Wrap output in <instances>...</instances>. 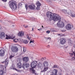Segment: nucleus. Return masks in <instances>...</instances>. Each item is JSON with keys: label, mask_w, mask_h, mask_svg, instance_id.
Listing matches in <instances>:
<instances>
[{"label": "nucleus", "mask_w": 75, "mask_h": 75, "mask_svg": "<svg viewBox=\"0 0 75 75\" xmlns=\"http://www.w3.org/2000/svg\"><path fill=\"white\" fill-rule=\"evenodd\" d=\"M46 15L47 17H50L49 20V21L54 20V21H57L58 19V14L55 13H52L50 12H47V13Z\"/></svg>", "instance_id": "obj_1"}, {"label": "nucleus", "mask_w": 75, "mask_h": 75, "mask_svg": "<svg viewBox=\"0 0 75 75\" xmlns=\"http://www.w3.org/2000/svg\"><path fill=\"white\" fill-rule=\"evenodd\" d=\"M9 6L12 10H16L17 8V5L14 1H10L9 2Z\"/></svg>", "instance_id": "obj_2"}, {"label": "nucleus", "mask_w": 75, "mask_h": 75, "mask_svg": "<svg viewBox=\"0 0 75 75\" xmlns=\"http://www.w3.org/2000/svg\"><path fill=\"white\" fill-rule=\"evenodd\" d=\"M57 20H59V22L57 23V26L58 27L63 28L65 26V24L64 22L61 21V17H59V16H58V19Z\"/></svg>", "instance_id": "obj_3"}, {"label": "nucleus", "mask_w": 75, "mask_h": 75, "mask_svg": "<svg viewBox=\"0 0 75 75\" xmlns=\"http://www.w3.org/2000/svg\"><path fill=\"white\" fill-rule=\"evenodd\" d=\"M11 50L12 52L17 53V52H18L19 49L17 47H14L12 46L11 47Z\"/></svg>", "instance_id": "obj_4"}, {"label": "nucleus", "mask_w": 75, "mask_h": 75, "mask_svg": "<svg viewBox=\"0 0 75 75\" xmlns=\"http://www.w3.org/2000/svg\"><path fill=\"white\" fill-rule=\"evenodd\" d=\"M38 63V62L35 60L33 61L32 62L31 66L32 69H34V68H36Z\"/></svg>", "instance_id": "obj_5"}, {"label": "nucleus", "mask_w": 75, "mask_h": 75, "mask_svg": "<svg viewBox=\"0 0 75 75\" xmlns=\"http://www.w3.org/2000/svg\"><path fill=\"white\" fill-rule=\"evenodd\" d=\"M2 31V30H1V29L0 28V38L3 39L4 38H5L6 36L4 32H1V31Z\"/></svg>", "instance_id": "obj_6"}, {"label": "nucleus", "mask_w": 75, "mask_h": 75, "mask_svg": "<svg viewBox=\"0 0 75 75\" xmlns=\"http://www.w3.org/2000/svg\"><path fill=\"white\" fill-rule=\"evenodd\" d=\"M75 13V12L73 11L69 10L67 12V14H71V17H75V14H74Z\"/></svg>", "instance_id": "obj_7"}, {"label": "nucleus", "mask_w": 75, "mask_h": 75, "mask_svg": "<svg viewBox=\"0 0 75 75\" xmlns=\"http://www.w3.org/2000/svg\"><path fill=\"white\" fill-rule=\"evenodd\" d=\"M65 27L67 30H71V28L73 27V26L70 24H68L67 25L65 26Z\"/></svg>", "instance_id": "obj_8"}, {"label": "nucleus", "mask_w": 75, "mask_h": 75, "mask_svg": "<svg viewBox=\"0 0 75 75\" xmlns=\"http://www.w3.org/2000/svg\"><path fill=\"white\" fill-rule=\"evenodd\" d=\"M66 40L65 38H61L60 39V43L61 44H62V45H64V44L66 43Z\"/></svg>", "instance_id": "obj_9"}, {"label": "nucleus", "mask_w": 75, "mask_h": 75, "mask_svg": "<svg viewBox=\"0 0 75 75\" xmlns=\"http://www.w3.org/2000/svg\"><path fill=\"white\" fill-rule=\"evenodd\" d=\"M28 7L30 10H34V9L36 8V6L34 4H33L32 5H29Z\"/></svg>", "instance_id": "obj_10"}, {"label": "nucleus", "mask_w": 75, "mask_h": 75, "mask_svg": "<svg viewBox=\"0 0 75 75\" xmlns=\"http://www.w3.org/2000/svg\"><path fill=\"white\" fill-rule=\"evenodd\" d=\"M18 63L17 64V67L18 68H21V64L20 62V59H18Z\"/></svg>", "instance_id": "obj_11"}, {"label": "nucleus", "mask_w": 75, "mask_h": 75, "mask_svg": "<svg viewBox=\"0 0 75 75\" xmlns=\"http://www.w3.org/2000/svg\"><path fill=\"white\" fill-rule=\"evenodd\" d=\"M29 64L28 63H26V62L24 63L22 65V67L25 69V68H28L29 67Z\"/></svg>", "instance_id": "obj_12"}, {"label": "nucleus", "mask_w": 75, "mask_h": 75, "mask_svg": "<svg viewBox=\"0 0 75 75\" xmlns=\"http://www.w3.org/2000/svg\"><path fill=\"white\" fill-rule=\"evenodd\" d=\"M5 54V51L3 50H0V56L3 57Z\"/></svg>", "instance_id": "obj_13"}, {"label": "nucleus", "mask_w": 75, "mask_h": 75, "mask_svg": "<svg viewBox=\"0 0 75 75\" xmlns=\"http://www.w3.org/2000/svg\"><path fill=\"white\" fill-rule=\"evenodd\" d=\"M24 35V32L23 31L19 32L18 34V35L19 37H22Z\"/></svg>", "instance_id": "obj_14"}, {"label": "nucleus", "mask_w": 75, "mask_h": 75, "mask_svg": "<svg viewBox=\"0 0 75 75\" xmlns=\"http://www.w3.org/2000/svg\"><path fill=\"white\" fill-rule=\"evenodd\" d=\"M22 60L23 61L25 62H27L29 61V58L27 57H25L22 58Z\"/></svg>", "instance_id": "obj_15"}, {"label": "nucleus", "mask_w": 75, "mask_h": 75, "mask_svg": "<svg viewBox=\"0 0 75 75\" xmlns=\"http://www.w3.org/2000/svg\"><path fill=\"white\" fill-rule=\"evenodd\" d=\"M9 62V61H8V59H6L5 61L3 62V63H5V67H7V65H8V62Z\"/></svg>", "instance_id": "obj_16"}, {"label": "nucleus", "mask_w": 75, "mask_h": 75, "mask_svg": "<svg viewBox=\"0 0 75 75\" xmlns=\"http://www.w3.org/2000/svg\"><path fill=\"white\" fill-rule=\"evenodd\" d=\"M44 67H48V62L46 61H45L43 63Z\"/></svg>", "instance_id": "obj_17"}, {"label": "nucleus", "mask_w": 75, "mask_h": 75, "mask_svg": "<svg viewBox=\"0 0 75 75\" xmlns=\"http://www.w3.org/2000/svg\"><path fill=\"white\" fill-rule=\"evenodd\" d=\"M38 67L39 69H42L43 68V66L42 64L41 63H38Z\"/></svg>", "instance_id": "obj_18"}, {"label": "nucleus", "mask_w": 75, "mask_h": 75, "mask_svg": "<svg viewBox=\"0 0 75 75\" xmlns=\"http://www.w3.org/2000/svg\"><path fill=\"white\" fill-rule=\"evenodd\" d=\"M10 69H15V71H16L18 72H20L21 71L20 70H18L17 69L14 67V66L13 65H12L11 67H10Z\"/></svg>", "instance_id": "obj_19"}, {"label": "nucleus", "mask_w": 75, "mask_h": 75, "mask_svg": "<svg viewBox=\"0 0 75 75\" xmlns=\"http://www.w3.org/2000/svg\"><path fill=\"white\" fill-rule=\"evenodd\" d=\"M21 41V39L18 38V39H13V41L14 42H20Z\"/></svg>", "instance_id": "obj_20"}, {"label": "nucleus", "mask_w": 75, "mask_h": 75, "mask_svg": "<svg viewBox=\"0 0 75 75\" xmlns=\"http://www.w3.org/2000/svg\"><path fill=\"white\" fill-rule=\"evenodd\" d=\"M48 69V67H45L43 69V70L41 71V72H46V71H47Z\"/></svg>", "instance_id": "obj_21"}, {"label": "nucleus", "mask_w": 75, "mask_h": 75, "mask_svg": "<svg viewBox=\"0 0 75 75\" xmlns=\"http://www.w3.org/2000/svg\"><path fill=\"white\" fill-rule=\"evenodd\" d=\"M68 41L69 42V44L70 45H72V43H73V42H72V41L70 39H68Z\"/></svg>", "instance_id": "obj_22"}, {"label": "nucleus", "mask_w": 75, "mask_h": 75, "mask_svg": "<svg viewBox=\"0 0 75 75\" xmlns=\"http://www.w3.org/2000/svg\"><path fill=\"white\" fill-rule=\"evenodd\" d=\"M6 67L3 65H1V67L2 69H3V70H4L5 69H6Z\"/></svg>", "instance_id": "obj_23"}, {"label": "nucleus", "mask_w": 75, "mask_h": 75, "mask_svg": "<svg viewBox=\"0 0 75 75\" xmlns=\"http://www.w3.org/2000/svg\"><path fill=\"white\" fill-rule=\"evenodd\" d=\"M4 74V71L2 70H0V75H3Z\"/></svg>", "instance_id": "obj_24"}, {"label": "nucleus", "mask_w": 75, "mask_h": 75, "mask_svg": "<svg viewBox=\"0 0 75 75\" xmlns=\"http://www.w3.org/2000/svg\"><path fill=\"white\" fill-rule=\"evenodd\" d=\"M36 5H37V6H40L41 5V4L40 3L39 1H38L36 3Z\"/></svg>", "instance_id": "obj_25"}, {"label": "nucleus", "mask_w": 75, "mask_h": 75, "mask_svg": "<svg viewBox=\"0 0 75 75\" xmlns=\"http://www.w3.org/2000/svg\"><path fill=\"white\" fill-rule=\"evenodd\" d=\"M23 42L24 44H27L28 43V40H24L23 41Z\"/></svg>", "instance_id": "obj_26"}, {"label": "nucleus", "mask_w": 75, "mask_h": 75, "mask_svg": "<svg viewBox=\"0 0 75 75\" xmlns=\"http://www.w3.org/2000/svg\"><path fill=\"white\" fill-rule=\"evenodd\" d=\"M30 35H27L26 36L27 38L28 39V40H30V39H31V37H30Z\"/></svg>", "instance_id": "obj_27"}, {"label": "nucleus", "mask_w": 75, "mask_h": 75, "mask_svg": "<svg viewBox=\"0 0 75 75\" xmlns=\"http://www.w3.org/2000/svg\"><path fill=\"white\" fill-rule=\"evenodd\" d=\"M53 68H58V66L57 65H54L53 67Z\"/></svg>", "instance_id": "obj_28"}, {"label": "nucleus", "mask_w": 75, "mask_h": 75, "mask_svg": "<svg viewBox=\"0 0 75 75\" xmlns=\"http://www.w3.org/2000/svg\"><path fill=\"white\" fill-rule=\"evenodd\" d=\"M32 71H33V74H34L35 75H36V73H35V70L33 69Z\"/></svg>", "instance_id": "obj_29"}, {"label": "nucleus", "mask_w": 75, "mask_h": 75, "mask_svg": "<svg viewBox=\"0 0 75 75\" xmlns=\"http://www.w3.org/2000/svg\"><path fill=\"white\" fill-rule=\"evenodd\" d=\"M36 8V10H40V7L39 6H37V7Z\"/></svg>", "instance_id": "obj_30"}, {"label": "nucleus", "mask_w": 75, "mask_h": 75, "mask_svg": "<svg viewBox=\"0 0 75 75\" xmlns=\"http://www.w3.org/2000/svg\"><path fill=\"white\" fill-rule=\"evenodd\" d=\"M51 31H52V32H55V30H54V29H51L50 30Z\"/></svg>", "instance_id": "obj_31"}, {"label": "nucleus", "mask_w": 75, "mask_h": 75, "mask_svg": "<svg viewBox=\"0 0 75 75\" xmlns=\"http://www.w3.org/2000/svg\"><path fill=\"white\" fill-rule=\"evenodd\" d=\"M45 59H46L45 57H44V58H41V60L42 61H43L44 60H45Z\"/></svg>", "instance_id": "obj_32"}, {"label": "nucleus", "mask_w": 75, "mask_h": 75, "mask_svg": "<svg viewBox=\"0 0 75 75\" xmlns=\"http://www.w3.org/2000/svg\"><path fill=\"white\" fill-rule=\"evenodd\" d=\"M59 35L61 37H62V36H64V34H59Z\"/></svg>", "instance_id": "obj_33"}, {"label": "nucleus", "mask_w": 75, "mask_h": 75, "mask_svg": "<svg viewBox=\"0 0 75 75\" xmlns=\"http://www.w3.org/2000/svg\"><path fill=\"white\" fill-rule=\"evenodd\" d=\"M34 43V42L33 41H32V40H31L30 42V43Z\"/></svg>", "instance_id": "obj_34"}, {"label": "nucleus", "mask_w": 75, "mask_h": 75, "mask_svg": "<svg viewBox=\"0 0 75 75\" xmlns=\"http://www.w3.org/2000/svg\"><path fill=\"white\" fill-rule=\"evenodd\" d=\"M13 57H14V56H12V55H11L10 57L9 58H10V59H11V58H13Z\"/></svg>", "instance_id": "obj_35"}, {"label": "nucleus", "mask_w": 75, "mask_h": 75, "mask_svg": "<svg viewBox=\"0 0 75 75\" xmlns=\"http://www.w3.org/2000/svg\"><path fill=\"white\" fill-rule=\"evenodd\" d=\"M46 33H48V34H49L50 33V30L47 31Z\"/></svg>", "instance_id": "obj_36"}, {"label": "nucleus", "mask_w": 75, "mask_h": 75, "mask_svg": "<svg viewBox=\"0 0 75 75\" xmlns=\"http://www.w3.org/2000/svg\"><path fill=\"white\" fill-rule=\"evenodd\" d=\"M73 53V52H72V53ZM69 54H70L71 56H73V55L74 54L73 53H69Z\"/></svg>", "instance_id": "obj_37"}, {"label": "nucleus", "mask_w": 75, "mask_h": 75, "mask_svg": "<svg viewBox=\"0 0 75 75\" xmlns=\"http://www.w3.org/2000/svg\"><path fill=\"white\" fill-rule=\"evenodd\" d=\"M25 7L26 9H27V8H28L27 7V5H25Z\"/></svg>", "instance_id": "obj_38"}, {"label": "nucleus", "mask_w": 75, "mask_h": 75, "mask_svg": "<svg viewBox=\"0 0 75 75\" xmlns=\"http://www.w3.org/2000/svg\"><path fill=\"white\" fill-rule=\"evenodd\" d=\"M73 54L74 56V57H75V53L74 52H73Z\"/></svg>", "instance_id": "obj_39"}, {"label": "nucleus", "mask_w": 75, "mask_h": 75, "mask_svg": "<svg viewBox=\"0 0 75 75\" xmlns=\"http://www.w3.org/2000/svg\"><path fill=\"white\" fill-rule=\"evenodd\" d=\"M25 28H27V27H28V25H26V26H24Z\"/></svg>", "instance_id": "obj_40"}, {"label": "nucleus", "mask_w": 75, "mask_h": 75, "mask_svg": "<svg viewBox=\"0 0 75 75\" xmlns=\"http://www.w3.org/2000/svg\"><path fill=\"white\" fill-rule=\"evenodd\" d=\"M6 39H9V38L7 37V35H6Z\"/></svg>", "instance_id": "obj_41"}, {"label": "nucleus", "mask_w": 75, "mask_h": 75, "mask_svg": "<svg viewBox=\"0 0 75 75\" xmlns=\"http://www.w3.org/2000/svg\"><path fill=\"white\" fill-rule=\"evenodd\" d=\"M2 1H5L6 2L7 1V0H2Z\"/></svg>", "instance_id": "obj_42"}, {"label": "nucleus", "mask_w": 75, "mask_h": 75, "mask_svg": "<svg viewBox=\"0 0 75 75\" xmlns=\"http://www.w3.org/2000/svg\"><path fill=\"white\" fill-rule=\"evenodd\" d=\"M57 75H62V74L61 73H59V74H58Z\"/></svg>", "instance_id": "obj_43"}, {"label": "nucleus", "mask_w": 75, "mask_h": 75, "mask_svg": "<svg viewBox=\"0 0 75 75\" xmlns=\"http://www.w3.org/2000/svg\"><path fill=\"white\" fill-rule=\"evenodd\" d=\"M50 45H48L47 46V48H50Z\"/></svg>", "instance_id": "obj_44"}, {"label": "nucleus", "mask_w": 75, "mask_h": 75, "mask_svg": "<svg viewBox=\"0 0 75 75\" xmlns=\"http://www.w3.org/2000/svg\"><path fill=\"white\" fill-rule=\"evenodd\" d=\"M46 38L47 39H49L50 40H51V39L50 38Z\"/></svg>", "instance_id": "obj_45"}, {"label": "nucleus", "mask_w": 75, "mask_h": 75, "mask_svg": "<svg viewBox=\"0 0 75 75\" xmlns=\"http://www.w3.org/2000/svg\"><path fill=\"white\" fill-rule=\"evenodd\" d=\"M23 51H24V52L26 51V50L24 49V48H23Z\"/></svg>", "instance_id": "obj_46"}, {"label": "nucleus", "mask_w": 75, "mask_h": 75, "mask_svg": "<svg viewBox=\"0 0 75 75\" xmlns=\"http://www.w3.org/2000/svg\"><path fill=\"white\" fill-rule=\"evenodd\" d=\"M75 59V58L74 57L72 58V59H73V60H74V59Z\"/></svg>", "instance_id": "obj_47"}, {"label": "nucleus", "mask_w": 75, "mask_h": 75, "mask_svg": "<svg viewBox=\"0 0 75 75\" xmlns=\"http://www.w3.org/2000/svg\"><path fill=\"white\" fill-rule=\"evenodd\" d=\"M66 30H62V32H65V31H66Z\"/></svg>", "instance_id": "obj_48"}, {"label": "nucleus", "mask_w": 75, "mask_h": 75, "mask_svg": "<svg viewBox=\"0 0 75 75\" xmlns=\"http://www.w3.org/2000/svg\"><path fill=\"white\" fill-rule=\"evenodd\" d=\"M21 3H19V6H21Z\"/></svg>", "instance_id": "obj_49"}, {"label": "nucleus", "mask_w": 75, "mask_h": 75, "mask_svg": "<svg viewBox=\"0 0 75 75\" xmlns=\"http://www.w3.org/2000/svg\"><path fill=\"white\" fill-rule=\"evenodd\" d=\"M41 30V29H38V30H39V31H40L41 30Z\"/></svg>", "instance_id": "obj_50"}, {"label": "nucleus", "mask_w": 75, "mask_h": 75, "mask_svg": "<svg viewBox=\"0 0 75 75\" xmlns=\"http://www.w3.org/2000/svg\"><path fill=\"white\" fill-rule=\"evenodd\" d=\"M13 75H17V74H14Z\"/></svg>", "instance_id": "obj_51"}, {"label": "nucleus", "mask_w": 75, "mask_h": 75, "mask_svg": "<svg viewBox=\"0 0 75 75\" xmlns=\"http://www.w3.org/2000/svg\"><path fill=\"white\" fill-rule=\"evenodd\" d=\"M32 31H33V28H32Z\"/></svg>", "instance_id": "obj_52"}, {"label": "nucleus", "mask_w": 75, "mask_h": 75, "mask_svg": "<svg viewBox=\"0 0 75 75\" xmlns=\"http://www.w3.org/2000/svg\"><path fill=\"white\" fill-rule=\"evenodd\" d=\"M42 28H43V26L42 25Z\"/></svg>", "instance_id": "obj_53"}, {"label": "nucleus", "mask_w": 75, "mask_h": 75, "mask_svg": "<svg viewBox=\"0 0 75 75\" xmlns=\"http://www.w3.org/2000/svg\"><path fill=\"white\" fill-rule=\"evenodd\" d=\"M53 0V1H55V0Z\"/></svg>", "instance_id": "obj_54"}, {"label": "nucleus", "mask_w": 75, "mask_h": 75, "mask_svg": "<svg viewBox=\"0 0 75 75\" xmlns=\"http://www.w3.org/2000/svg\"><path fill=\"white\" fill-rule=\"evenodd\" d=\"M65 11H66V10H65Z\"/></svg>", "instance_id": "obj_55"}]
</instances>
